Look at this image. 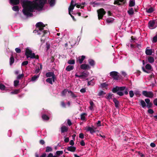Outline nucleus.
Instances as JSON below:
<instances>
[{
  "instance_id": "f257e3e1",
  "label": "nucleus",
  "mask_w": 157,
  "mask_h": 157,
  "mask_svg": "<svg viewBox=\"0 0 157 157\" xmlns=\"http://www.w3.org/2000/svg\"><path fill=\"white\" fill-rule=\"evenodd\" d=\"M35 0V2L33 3L31 1L21 0L22 6L23 8L22 12L24 15L28 17H32L33 14L30 12H33L34 9L39 11L42 10L47 2L46 0Z\"/></svg>"
},
{
  "instance_id": "f03ea898",
  "label": "nucleus",
  "mask_w": 157,
  "mask_h": 157,
  "mask_svg": "<svg viewBox=\"0 0 157 157\" xmlns=\"http://www.w3.org/2000/svg\"><path fill=\"white\" fill-rule=\"evenodd\" d=\"M125 90L124 93L126 95L128 94L127 89H126L125 86H116L114 87L112 89V92L114 93H116L117 94L120 96H122L124 95V93L122 91Z\"/></svg>"
},
{
  "instance_id": "7ed1b4c3",
  "label": "nucleus",
  "mask_w": 157,
  "mask_h": 157,
  "mask_svg": "<svg viewBox=\"0 0 157 157\" xmlns=\"http://www.w3.org/2000/svg\"><path fill=\"white\" fill-rule=\"evenodd\" d=\"M36 26L37 29L34 30L33 31V33H37L38 34H40L41 33L39 32V31H41L43 33L42 36H44L47 33V30H43L45 26V25L42 22H40L37 23L36 25Z\"/></svg>"
},
{
  "instance_id": "20e7f679",
  "label": "nucleus",
  "mask_w": 157,
  "mask_h": 157,
  "mask_svg": "<svg viewBox=\"0 0 157 157\" xmlns=\"http://www.w3.org/2000/svg\"><path fill=\"white\" fill-rule=\"evenodd\" d=\"M25 55L27 58H30L31 59H38L39 58V56L38 55L36 56L34 53H32V51L27 48L25 51Z\"/></svg>"
},
{
  "instance_id": "39448f33",
  "label": "nucleus",
  "mask_w": 157,
  "mask_h": 157,
  "mask_svg": "<svg viewBox=\"0 0 157 157\" xmlns=\"http://www.w3.org/2000/svg\"><path fill=\"white\" fill-rule=\"evenodd\" d=\"M98 14V17L99 20L102 19L104 15L106 13V12L102 8L99 9L97 10Z\"/></svg>"
},
{
  "instance_id": "423d86ee",
  "label": "nucleus",
  "mask_w": 157,
  "mask_h": 157,
  "mask_svg": "<svg viewBox=\"0 0 157 157\" xmlns=\"http://www.w3.org/2000/svg\"><path fill=\"white\" fill-rule=\"evenodd\" d=\"M142 94L144 96L150 98H152L153 96V93L151 91H147L144 90L142 92Z\"/></svg>"
},
{
  "instance_id": "0eeeda50",
  "label": "nucleus",
  "mask_w": 157,
  "mask_h": 157,
  "mask_svg": "<svg viewBox=\"0 0 157 157\" xmlns=\"http://www.w3.org/2000/svg\"><path fill=\"white\" fill-rule=\"evenodd\" d=\"M118 72L115 71H113L110 73V76L114 79L117 80L119 79V76L118 75Z\"/></svg>"
},
{
  "instance_id": "6e6552de",
  "label": "nucleus",
  "mask_w": 157,
  "mask_h": 157,
  "mask_svg": "<svg viewBox=\"0 0 157 157\" xmlns=\"http://www.w3.org/2000/svg\"><path fill=\"white\" fill-rule=\"evenodd\" d=\"M156 26L155 25V20H151L148 22V27L149 29H153L155 28Z\"/></svg>"
},
{
  "instance_id": "1a4fd4ad",
  "label": "nucleus",
  "mask_w": 157,
  "mask_h": 157,
  "mask_svg": "<svg viewBox=\"0 0 157 157\" xmlns=\"http://www.w3.org/2000/svg\"><path fill=\"white\" fill-rule=\"evenodd\" d=\"M126 3V0H115L114 1V4H117L118 6H121L122 4L124 5Z\"/></svg>"
},
{
  "instance_id": "9d476101",
  "label": "nucleus",
  "mask_w": 157,
  "mask_h": 157,
  "mask_svg": "<svg viewBox=\"0 0 157 157\" xmlns=\"http://www.w3.org/2000/svg\"><path fill=\"white\" fill-rule=\"evenodd\" d=\"M85 58L86 56L83 55L79 56L76 59V62L80 64L82 63Z\"/></svg>"
},
{
  "instance_id": "9b49d317",
  "label": "nucleus",
  "mask_w": 157,
  "mask_h": 157,
  "mask_svg": "<svg viewBox=\"0 0 157 157\" xmlns=\"http://www.w3.org/2000/svg\"><path fill=\"white\" fill-rule=\"evenodd\" d=\"M80 68L84 70H88L90 68V67L88 64H83L80 65Z\"/></svg>"
},
{
  "instance_id": "f8f14e48",
  "label": "nucleus",
  "mask_w": 157,
  "mask_h": 157,
  "mask_svg": "<svg viewBox=\"0 0 157 157\" xmlns=\"http://www.w3.org/2000/svg\"><path fill=\"white\" fill-rule=\"evenodd\" d=\"M85 129L86 131H89L90 133L92 134L95 132V131L94 129L90 127H86Z\"/></svg>"
},
{
  "instance_id": "ddd939ff",
  "label": "nucleus",
  "mask_w": 157,
  "mask_h": 157,
  "mask_svg": "<svg viewBox=\"0 0 157 157\" xmlns=\"http://www.w3.org/2000/svg\"><path fill=\"white\" fill-rule=\"evenodd\" d=\"M67 150L71 152H75L76 149V147L74 146H69L67 148Z\"/></svg>"
},
{
  "instance_id": "4468645a",
  "label": "nucleus",
  "mask_w": 157,
  "mask_h": 157,
  "mask_svg": "<svg viewBox=\"0 0 157 157\" xmlns=\"http://www.w3.org/2000/svg\"><path fill=\"white\" fill-rule=\"evenodd\" d=\"M10 3L13 5H18L20 3V0H10Z\"/></svg>"
},
{
  "instance_id": "2eb2a0df",
  "label": "nucleus",
  "mask_w": 157,
  "mask_h": 157,
  "mask_svg": "<svg viewBox=\"0 0 157 157\" xmlns=\"http://www.w3.org/2000/svg\"><path fill=\"white\" fill-rule=\"evenodd\" d=\"M139 102L140 103V105L141 106L142 108H145L146 106V104L145 102L142 99L139 100Z\"/></svg>"
},
{
  "instance_id": "dca6fc26",
  "label": "nucleus",
  "mask_w": 157,
  "mask_h": 157,
  "mask_svg": "<svg viewBox=\"0 0 157 157\" xmlns=\"http://www.w3.org/2000/svg\"><path fill=\"white\" fill-rule=\"evenodd\" d=\"M68 128L65 126H63L61 127V133H63L64 132H67L68 131Z\"/></svg>"
},
{
  "instance_id": "f3484780",
  "label": "nucleus",
  "mask_w": 157,
  "mask_h": 157,
  "mask_svg": "<svg viewBox=\"0 0 157 157\" xmlns=\"http://www.w3.org/2000/svg\"><path fill=\"white\" fill-rule=\"evenodd\" d=\"M135 5V0H130L129 2L128 6L130 7L134 6Z\"/></svg>"
},
{
  "instance_id": "a211bd4d",
  "label": "nucleus",
  "mask_w": 157,
  "mask_h": 157,
  "mask_svg": "<svg viewBox=\"0 0 157 157\" xmlns=\"http://www.w3.org/2000/svg\"><path fill=\"white\" fill-rule=\"evenodd\" d=\"M81 76L82 78H85L87 77L89 75V73L88 72L83 71L82 73Z\"/></svg>"
},
{
  "instance_id": "6ab92c4d",
  "label": "nucleus",
  "mask_w": 157,
  "mask_h": 157,
  "mask_svg": "<svg viewBox=\"0 0 157 157\" xmlns=\"http://www.w3.org/2000/svg\"><path fill=\"white\" fill-rule=\"evenodd\" d=\"M74 68V66L73 65H68L65 68L66 71H70L72 70Z\"/></svg>"
},
{
  "instance_id": "aec40b11",
  "label": "nucleus",
  "mask_w": 157,
  "mask_h": 157,
  "mask_svg": "<svg viewBox=\"0 0 157 157\" xmlns=\"http://www.w3.org/2000/svg\"><path fill=\"white\" fill-rule=\"evenodd\" d=\"M148 61L150 63H153L154 62V58L151 56H148L147 57Z\"/></svg>"
},
{
  "instance_id": "412c9836",
  "label": "nucleus",
  "mask_w": 157,
  "mask_h": 157,
  "mask_svg": "<svg viewBox=\"0 0 157 157\" xmlns=\"http://www.w3.org/2000/svg\"><path fill=\"white\" fill-rule=\"evenodd\" d=\"M127 13L129 15H132L134 13L133 8H129L128 10L127 11Z\"/></svg>"
},
{
  "instance_id": "4be33fe9",
  "label": "nucleus",
  "mask_w": 157,
  "mask_h": 157,
  "mask_svg": "<svg viewBox=\"0 0 157 157\" xmlns=\"http://www.w3.org/2000/svg\"><path fill=\"white\" fill-rule=\"evenodd\" d=\"M145 68L148 70H150L151 71H153V69L151 65L149 64H147L145 66Z\"/></svg>"
},
{
  "instance_id": "5701e85b",
  "label": "nucleus",
  "mask_w": 157,
  "mask_h": 157,
  "mask_svg": "<svg viewBox=\"0 0 157 157\" xmlns=\"http://www.w3.org/2000/svg\"><path fill=\"white\" fill-rule=\"evenodd\" d=\"M152 52L151 49H146L145 53L147 55L150 56L152 54Z\"/></svg>"
},
{
  "instance_id": "b1692460",
  "label": "nucleus",
  "mask_w": 157,
  "mask_h": 157,
  "mask_svg": "<svg viewBox=\"0 0 157 157\" xmlns=\"http://www.w3.org/2000/svg\"><path fill=\"white\" fill-rule=\"evenodd\" d=\"M14 62V59L13 56L12 55L10 59V64L12 66Z\"/></svg>"
},
{
  "instance_id": "393cba45",
  "label": "nucleus",
  "mask_w": 157,
  "mask_h": 157,
  "mask_svg": "<svg viewBox=\"0 0 157 157\" xmlns=\"http://www.w3.org/2000/svg\"><path fill=\"white\" fill-rule=\"evenodd\" d=\"M113 102L114 103L115 106L116 108L118 107L119 104V101L115 98H114L113 99Z\"/></svg>"
},
{
  "instance_id": "a878e982",
  "label": "nucleus",
  "mask_w": 157,
  "mask_h": 157,
  "mask_svg": "<svg viewBox=\"0 0 157 157\" xmlns=\"http://www.w3.org/2000/svg\"><path fill=\"white\" fill-rule=\"evenodd\" d=\"M42 118L44 120L48 121L49 119V117L48 116L45 114L42 115Z\"/></svg>"
},
{
  "instance_id": "bb28decb",
  "label": "nucleus",
  "mask_w": 157,
  "mask_h": 157,
  "mask_svg": "<svg viewBox=\"0 0 157 157\" xmlns=\"http://www.w3.org/2000/svg\"><path fill=\"white\" fill-rule=\"evenodd\" d=\"M89 63L92 67H94L95 63L94 61L92 59H89L88 60Z\"/></svg>"
},
{
  "instance_id": "cd10ccee",
  "label": "nucleus",
  "mask_w": 157,
  "mask_h": 157,
  "mask_svg": "<svg viewBox=\"0 0 157 157\" xmlns=\"http://www.w3.org/2000/svg\"><path fill=\"white\" fill-rule=\"evenodd\" d=\"M76 5V3H75L74 5H70V6L68 8V11H71V12H73V10L74 9L75 6Z\"/></svg>"
},
{
  "instance_id": "c85d7f7f",
  "label": "nucleus",
  "mask_w": 157,
  "mask_h": 157,
  "mask_svg": "<svg viewBox=\"0 0 157 157\" xmlns=\"http://www.w3.org/2000/svg\"><path fill=\"white\" fill-rule=\"evenodd\" d=\"M54 75V72H48L46 74L45 76L47 77H52Z\"/></svg>"
},
{
  "instance_id": "c756f323",
  "label": "nucleus",
  "mask_w": 157,
  "mask_h": 157,
  "mask_svg": "<svg viewBox=\"0 0 157 157\" xmlns=\"http://www.w3.org/2000/svg\"><path fill=\"white\" fill-rule=\"evenodd\" d=\"M68 93H70V95L71 97L74 99L76 98L77 97V96L73 92L71 91H68Z\"/></svg>"
},
{
  "instance_id": "7c9ffc66",
  "label": "nucleus",
  "mask_w": 157,
  "mask_h": 157,
  "mask_svg": "<svg viewBox=\"0 0 157 157\" xmlns=\"http://www.w3.org/2000/svg\"><path fill=\"white\" fill-rule=\"evenodd\" d=\"M154 11V8L151 7L148 9H146V12L148 13H151L153 12Z\"/></svg>"
},
{
  "instance_id": "2f4dec72",
  "label": "nucleus",
  "mask_w": 157,
  "mask_h": 157,
  "mask_svg": "<svg viewBox=\"0 0 157 157\" xmlns=\"http://www.w3.org/2000/svg\"><path fill=\"white\" fill-rule=\"evenodd\" d=\"M87 114L85 113H82L81 115V119L82 121H84L85 120L86 118L85 116Z\"/></svg>"
},
{
  "instance_id": "473e14b6",
  "label": "nucleus",
  "mask_w": 157,
  "mask_h": 157,
  "mask_svg": "<svg viewBox=\"0 0 157 157\" xmlns=\"http://www.w3.org/2000/svg\"><path fill=\"white\" fill-rule=\"evenodd\" d=\"M101 86L102 88H105L106 89H107L108 84H106L105 82H103L101 84Z\"/></svg>"
},
{
  "instance_id": "72a5a7b5",
  "label": "nucleus",
  "mask_w": 157,
  "mask_h": 157,
  "mask_svg": "<svg viewBox=\"0 0 157 157\" xmlns=\"http://www.w3.org/2000/svg\"><path fill=\"white\" fill-rule=\"evenodd\" d=\"M39 77V75H34L31 78V81H35Z\"/></svg>"
},
{
  "instance_id": "f704fd0d",
  "label": "nucleus",
  "mask_w": 157,
  "mask_h": 157,
  "mask_svg": "<svg viewBox=\"0 0 157 157\" xmlns=\"http://www.w3.org/2000/svg\"><path fill=\"white\" fill-rule=\"evenodd\" d=\"M52 151V147H49V146H47L46 147V150L45 151V152H51Z\"/></svg>"
},
{
  "instance_id": "c9c22d12",
  "label": "nucleus",
  "mask_w": 157,
  "mask_h": 157,
  "mask_svg": "<svg viewBox=\"0 0 157 157\" xmlns=\"http://www.w3.org/2000/svg\"><path fill=\"white\" fill-rule=\"evenodd\" d=\"M49 4L50 5V6H53L55 4V0H49Z\"/></svg>"
},
{
  "instance_id": "e433bc0d",
  "label": "nucleus",
  "mask_w": 157,
  "mask_h": 157,
  "mask_svg": "<svg viewBox=\"0 0 157 157\" xmlns=\"http://www.w3.org/2000/svg\"><path fill=\"white\" fill-rule=\"evenodd\" d=\"M67 63L69 64H74L75 63V60L74 59L69 60L68 61Z\"/></svg>"
},
{
  "instance_id": "4c0bfd02",
  "label": "nucleus",
  "mask_w": 157,
  "mask_h": 157,
  "mask_svg": "<svg viewBox=\"0 0 157 157\" xmlns=\"http://www.w3.org/2000/svg\"><path fill=\"white\" fill-rule=\"evenodd\" d=\"M12 10L15 11H18L19 10V8L18 6H15L12 7Z\"/></svg>"
},
{
  "instance_id": "58836bf2",
  "label": "nucleus",
  "mask_w": 157,
  "mask_h": 157,
  "mask_svg": "<svg viewBox=\"0 0 157 157\" xmlns=\"http://www.w3.org/2000/svg\"><path fill=\"white\" fill-rule=\"evenodd\" d=\"M113 95V94H112L111 93H109L108 94V95L106 96V98L108 100L111 99L112 98Z\"/></svg>"
},
{
  "instance_id": "ea45409f",
  "label": "nucleus",
  "mask_w": 157,
  "mask_h": 157,
  "mask_svg": "<svg viewBox=\"0 0 157 157\" xmlns=\"http://www.w3.org/2000/svg\"><path fill=\"white\" fill-rule=\"evenodd\" d=\"M63 153V152L62 151H57L56 152V156L59 157L60 155L62 154Z\"/></svg>"
},
{
  "instance_id": "a19ab883",
  "label": "nucleus",
  "mask_w": 157,
  "mask_h": 157,
  "mask_svg": "<svg viewBox=\"0 0 157 157\" xmlns=\"http://www.w3.org/2000/svg\"><path fill=\"white\" fill-rule=\"evenodd\" d=\"M152 41L153 43H156L157 42V32L156 35L153 37Z\"/></svg>"
},
{
  "instance_id": "79ce46f5",
  "label": "nucleus",
  "mask_w": 157,
  "mask_h": 157,
  "mask_svg": "<svg viewBox=\"0 0 157 157\" xmlns=\"http://www.w3.org/2000/svg\"><path fill=\"white\" fill-rule=\"evenodd\" d=\"M153 105V104L152 102H150L149 103H148L147 104L146 106L147 107V108L148 109H150L151 108H152Z\"/></svg>"
},
{
  "instance_id": "37998d69",
  "label": "nucleus",
  "mask_w": 157,
  "mask_h": 157,
  "mask_svg": "<svg viewBox=\"0 0 157 157\" xmlns=\"http://www.w3.org/2000/svg\"><path fill=\"white\" fill-rule=\"evenodd\" d=\"M20 90H15L11 92L12 94H17L20 92Z\"/></svg>"
},
{
  "instance_id": "c03bdc74",
  "label": "nucleus",
  "mask_w": 157,
  "mask_h": 157,
  "mask_svg": "<svg viewBox=\"0 0 157 157\" xmlns=\"http://www.w3.org/2000/svg\"><path fill=\"white\" fill-rule=\"evenodd\" d=\"M114 19L113 18H108L106 20V21L108 23H112L113 22Z\"/></svg>"
},
{
  "instance_id": "a18cd8bd",
  "label": "nucleus",
  "mask_w": 157,
  "mask_h": 157,
  "mask_svg": "<svg viewBox=\"0 0 157 157\" xmlns=\"http://www.w3.org/2000/svg\"><path fill=\"white\" fill-rule=\"evenodd\" d=\"M46 81L51 84H53L52 78H47L46 80Z\"/></svg>"
},
{
  "instance_id": "49530a36",
  "label": "nucleus",
  "mask_w": 157,
  "mask_h": 157,
  "mask_svg": "<svg viewBox=\"0 0 157 157\" xmlns=\"http://www.w3.org/2000/svg\"><path fill=\"white\" fill-rule=\"evenodd\" d=\"M6 88L5 86L2 83H0V89L4 90Z\"/></svg>"
},
{
  "instance_id": "de8ad7c7",
  "label": "nucleus",
  "mask_w": 157,
  "mask_h": 157,
  "mask_svg": "<svg viewBox=\"0 0 157 157\" xmlns=\"http://www.w3.org/2000/svg\"><path fill=\"white\" fill-rule=\"evenodd\" d=\"M105 94V93L103 91H101L98 94V95L99 96H101L103 95L104 94Z\"/></svg>"
},
{
  "instance_id": "09e8293b",
  "label": "nucleus",
  "mask_w": 157,
  "mask_h": 157,
  "mask_svg": "<svg viewBox=\"0 0 157 157\" xmlns=\"http://www.w3.org/2000/svg\"><path fill=\"white\" fill-rule=\"evenodd\" d=\"M19 82V81L18 80H15L14 81V86H17L18 85Z\"/></svg>"
},
{
  "instance_id": "8fccbe9b",
  "label": "nucleus",
  "mask_w": 157,
  "mask_h": 157,
  "mask_svg": "<svg viewBox=\"0 0 157 157\" xmlns=\"http://www.w3.org/2000/svg\"><path fill=\"white\" fill-rule=\"evenodd\" d=\"M147 112L149 114H153L154 113V111L153 109H149L147 110Z\"/></svg>"
},
{
  "instance_id": "3c124183",
  "label": "nucleus",
  "mask_w": 157,
  "mask_h": 157,
  "mask_svg": "<svg viewBox=\"0 0 157 157\" xmlns=\"http://www.w3.org/2000/svg\"><path fill=\"white\" fill-rule=\"evenodd\" d=\"M24 76V74H23L19 75L17 76V79H20L21 78H23Z\"/></svg>"
},
{
  "instance_id": "603ef678",
  "label": "nucleus",
  "mask_w": 157,
  "mask_h": 157,
  "mask_svg": "<svg viewBox=\"0 0 157 157\" xmlns=\"http://www.w3.org/2000/svg\"><path fill=\"white\" fill-rule=\"evenodd\" d=\"M129 94L130 97L132 98L134 95V94L132 90H130L129 92Z\"/></svg>"
},
{
  "instance_id": "864d4df0",
  "label": "nucleus",
  "mask_w": 157,
  "mask_h": 157,
  "mask_svg": "<svg viewBox=\"0 0 157 157\" xmlns=\"http://www.w3.org/2000/svg\"><path fill=\"white\" fill-rule=\"evenodd\" d=\"M142 70L143 71H144L145 72L147 73H151V71L150 70H146V69H145L143 67H142Z\"/></svg>"
},
{
  "instance_id": "5fc2aeb1",
  "label": "nucleus",
  "mask_w": 157,
  "mask_h": 157,
  "mask_svg": "<svg viewBox=\"0 0 157 157\" xmlns=\"http://www.w3.org/2000/svg\"><path fill=\"white\" fill-rule=\"evenodd\" d=\"M94 82L92 81V80H91L90 81L88 82L87 85H92L93 86L94 85Z\"/></svg>"
},
{
  "instance_id": "6e6d98bb",
  "label": "nucleus",
  "mask_w": 157,
  "mask_h": 157,
  "mask_svg": "<svg viewBox=\"0 0 157 157\" xmlns=\"http://www.w3.org/2000/svg\"><path fill=\"white\" fill-rule=\"evenodd\" d=\"M96 124L98 127H99L101 126V121H98L96 123Z\"/></svg>"
},
{
  "instance_id": "4d7b16f0",
  "label": "nucleus",
  "mask_w": 157,
  "mask_h": 157,
  "mask_svg": "<svg viewBox=\"0 0 157 157\" xmlns=\"http://www.w3.org/2000/svg\"><path fill=\"white\" fill-rule=\"evenodd\" d=\"M15 51L17 53H19L21 52V49L18 48H16L15 49Z\"/></svg>"
},
{
  "instance_id": "13d9d810",
  "label": "nucleus",
  "mask_w": 157,
  "mask_h": 157,
  "mask_svg": "<svg viewBox=\"0 0 157 157\" xmlns=\"http://www.w3.org/2000/svg\"><path fill=\"white\" fill-rule=\"evenodd\" d=\"M28 63V61H25L23 62L22 64L21 65L24 66L27 65Z\"/></svg>"
},
{
  "instance_id": "bf43d9fd",
  "label": "nucleus",
  "mask_w": 157,
  "mask_h": 157,
  "mask_svg": "<svg viewBox=\"0 0 157 157\" xmlns=\"http://www.w3.org/2000/svg\"><path fill=\"white\" fill-rule=\"evenodd\" d=\"M67 92V90H66L65 89L63 90L61 92L63 96H65L66 95Z\"/></svg>"
},
{
  "instance_id": "052dcab7",
  "label": "nucleus",
  "mask_w": 157,
  "mask_h": 157,
  "mask_svg": "<svg viewBox=\"0 0 157 157\" xmlns=\"http://www.w3.org/2000/svg\"><path fill=\"white\" fill-rule=\"evenodd\" d=\"M61 105L63 108H66V105L63 101L61 102Z\"/></svg>"
},
{
  "instance_id": "680f3d73",
  "label": "nucleus",
  "mask_w": 157,
  "mask_h": 157,
  "mask_svg": "<svg viewBox=\"0 0 157 157\" xmlns=\"http://www.w3.org/2000/svg\"><path fill=\"white\" fill-rule=\"evenodd\" d=\"M79 137L81 139H83L84 138V135L82 133H80L79 134Z\"/></svg>"
},
{
  "instance_id": "e2e57ef3",
  "label": "nucleus",
  "mask_w": 157,
  "mask_h": 157,
  "mask_svg": "<svg viewBox=\"0 0 157 157\" xmlns=\"http://www.w3.org/2000/svg\"><path fill=\"white\" fill-rule=\"evenodd\" d=\"M138 154L140 156V157H145L144 155L140 152V151L138 152Z\"/></svg>"
},
{
  "instance_id": "0e129e2a",
  "label": "nucleus",
  "mask_w": 157,
  "mask_h": 157,
  "mask_svg": "<svg viewBox=\"0 0 157 157\" xmlns=\"http://www.w3.org/2000/svg\"><path fill=\"white\" fill-rule=\"evenodd\" d=\"M145 102L147 104L150 103V100L149 98H146L145 99Z\"/></svg>"
},
{
  "instance_id": "69168bd1",
  "label": "nucleus",
  "mask_w": 157,
  "mask_h": 157,
  "mask_svg": "<svg viewBox=\"0 0 157 157\" xmlns=\"http://www.w3.org/2000/svg\"><path fill=\"white\" fill-rule=\"evenodd\" d=\"M67 123L69 126H70L72 124V123L70 119H67Z\"/></svg>"
},
{
  "instance_id": "338daca9",
  "label": "nucleus",
  "mask_w": 157,
  "mask_h": 157,
  "mask_svg": "<svg viewBox=\"0 0 157 157\" xmlns=\"http://www.w3.org/2000/svg\"><path fill=\"white\" fill-rule=\"evenodd\" d=\"M80 92L82 93H84L86 92V89L85 88H82L80 90Z\"/></svg>"
},
{
  "instance_id": "774afa93",
  "label": "nucleus",
  "mask_w": 157,
  "mask_h": 157,
  "mask_svg": "<svg viewBox=\"0 0 157 157\" xmlns=\"http://www.w3.org/2000/svg\"><path fill=\"white\" fill-rule=\"evenodd\" d=\"M153 103L154 105L157 106V98L154 100L153 101Z\"/></svg>"
}]
</instances>
